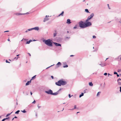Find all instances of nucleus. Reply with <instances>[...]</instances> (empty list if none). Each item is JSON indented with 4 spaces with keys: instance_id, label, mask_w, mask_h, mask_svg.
Returning <instances> with one entry per match:
<instances>
[{
    "instance_id": "40",
    "label": "nucleus",
    "mask_w": 121,
    "mask_h": 121,
    "mask_svg": "<svg viewBox=\"0 0 121 121\" xmlns=\"http://www.w3.org/2000/svg\"><path fill=\"white\" fill-rule=\"evenodd\" d=\"M77 28V26H75L73 28L74 29H76Z\"/></svg>"
},
{
    "instance_id": "9",
    "label": "nucleus",
    "mask_w": 121,
    "mask_h": 121,
    "mask_svg": "<svg viewBox=\"0 0 121 121\" xmlns=\"http://www.w3.org/2000/svg\"><path fill=\"white\" fill-rule=\"evenodd\" d=\"M32 28V30H39V27L38 26L36 27H35L33 28Z\"/></svg>"
},
{
    "instance_id": "61",
    "label": "nucleus",
    "mask_w": 121,
    "mask_h": 121,
    "mask_svg": "<svg viewBox=\"0 0 121 121\" xmlns=\"http://www.w3.org/2000/svg\"><path fill=\"white\" fill-rule=\"evenodd\" d=\"M74 56V55H71L70 56Z\"/></svg>"
},
{
    "instance_id": "51",
    "label": "nucleus",
    "mask_w": 121,
    "mask_h": 121,
    "mask_svg": "<svg viewBox=\"0 0 121 121\" xmlns=\"http://www.w3.org/2000/svg\"><path fill=\"white\" fill-rule=\"evenodd\" d=\"M117 77H118L119 76V75L118 74H117Z\"/></svg>"
},
{
    "instance_id": "38",
    "label": "nucleus",
    "mask_w": 121,
    "mask_h": 121,
    "mask_svg": "<svg viewBox=\"0 0 121 121\" xmlns=\"http://www.w3.org/2000/svg\"><path fill=\"white\" fill-rule=\"evenodd\" d=\"M6 63H10V62L8 61L7 60H6Z\"/></svg>"
},
{
    "instance_id": "11",
    "label": "nucleus",
    "mask_w": 121,
    "mask_h": 121,
    "mask_svg": "<svg viewBox=\"0 0 121 121\" xmlns=\"http://www.w3.org/2000/svg\"><path fill=\"white\" fill-rule=\"evenodd\" d=\"M99 65H101L102 67H104L106 65L105 63L103 64L102 62H101L100 63H99Z\"/></svg>"
},
{
    "instance_id": "62",
    "label": "nucleus",
    "mask_w": 121,
    "mask_h": 121,
    "mask_svg": "<svg viewBox=\"0 0 121 121\" xmlns=\"http://www.w3.org/2000/svg\"><path fill=\"white\" fill-rule=\"evenodd\" d=\"M8 41H10V40H9V39H8Z\"/></svg>"
},
{
    "instance_id": "26",
    "label": "nucleus",
    "mask_w": 121,
    "mask_h": 121,
    "mask_svg": "<svg viewBox=\"0 0 121 121\" xmlns=\"http://www.w3.org/2000/svg\"><path fill=\"white\" fill-rule=\"evenodd\" d=\"M13 112H11V113H9V114H7V115H6V117H8L9 116V115H10L11 114V113Z\"/></svg>"
},
{
    "instance_id": "30",
    "label": "nucleus",
    "mask_w": 121,
    "mask_h": 121,
    "mask_svg": "<svg viewBox=\"0 0 121 121\" xmlns=\"http://www.w3.org/2000/svg\"><path fill=\"white\" fill-rule=\"evenodd\" d=\"M101 93V92H98V93H97V96H98V95H99L100 93Z\"/></svg>"
},
{
    "instance_id": "54",
    "label": "nucleus",
    "mask_w": 121,
    "mask_h": 121,
    "mask_svg": "<svg viewBox=\"0 0 121 121\" xmlns=\"http://www.w3.org/2000/svg\"><path fill=\"white\" fill-rule=\"evenodd\" d=\"M108 76H109V75H110V74L109 73H108Z\"/></svg>"
},
{
    "instance_id": "19",
    "label": "nucleus",
    "mask_w": 121,
    "mask_h": 121,
    "mask_svg": "<svg viewBox=\"0 0 121 121\" xmlns=\"http://www.w3.org/2000/svg\"><path fill=\"white\" fill-rule=\"evenodd\" d=\"M89 85L90 86H93V84L92 82H90L89 83Z\"/></svg>"
},
{
    "instance_id": "17",
    "label": "nucleus",
    "mask_w": 121,
    "mask_h": 121,
    "mask_svg": "<svg viewBox=\"0 0 121 121\" xmlns=\"http://www.w3.org/2000/svg\"><path fill=\"white\" fill-rule=\"evenodd\" d=\"M32 30V28L30 29H28L27 30L25 31V32H26V33H27L28 32V31H31V30Z\"/></svg>"
},
{
    "instance_id": "56",
    "label": "nucleus",
    "mask_w": 121,
    "mask_h": 121,
    "mask_svg": "<svg viewBox=\"0 0 121 121\" xmlns=\"http://www.w3.org/2000/svg\"><path fill=\"white\" fill-rule=\"evenodd\" d=\"M29 41H30V43L31 42H32V40H29Z\"/></svg>"
},
{
    "instance_id": "25",
    "label": "nucleus",
    "mask_w": 121,
    "mask_h": 121,
    "mask_svg": "<svg viewBox=\"0 0 121 121\" xmlns=\"http://www.w3.org/2000/svg\"><path fill=\"white\" fill-rule=\"evenodd\" d=\"M20 111L19 110H17L15 112V114H18Z\"/></svg>"
},
{
    "instance_id": "13",
    "label": "nucleus",
    "mask_w": 121,
    "mask_h": 121,
    "mask_svg": "<svg viewBox=\"0 0 121 121\" xmlns=\"http://www.w3.org/2000/svg\"><path fill=\"white\" fill-rule=\"evenodd\" d=\"M94 16V14L93 13H91L90 16L88 17H89V18L91 19Z\"/></svg>"
},
{
    "instance_id": "6",
    "label": "nucleus",
    "mask_w": 121,
    "mask_h": 121,
    "mask_svg": "<svg viewBox=\"0 0 121 121\" xmlns=\"http://www.w3.org/2000/svg\"><path fill=\"white\" fill-rule=\"evenodd\" d=\"M45 92L48 94H49L52 95V94L53 92L52 90L50 89L48 91H45Z\"/></svg>"
},
{
    "instance_id": "34",
    "label": "nucleus",
    "mask_w": 121,
    "mask_h": 121,
    "mask_svg": "<svg viewBox=\"0 0 121 121\" xmlns=\"http://www.w3.org/2000/svg\"><path fill=\"white\" fill-rule=\"evenodd\" d=\"M54 65V64L53 65H51V66H49V67L47 68H46V69H47L50 68L51 67V66H53Z\"/></svg>"
},
{
    "instance_id": "16",
    "label": "nucleus",
    "mask_w": 121,
    "mask_h": 121,
    "mask_svg": "<svg viewBox=\"0 0 121 121\" xmlns=\"http://www.w3.org/2000/svg\"><path fill=\"white\" fill-rule=\"evenodd\" d=\"M31 82V80H30L29 81H28L26 83V86H27V85H28Z\"/></svg>"
},
{
    "instance_id": "35",
    "label": "nucleus",
    "mask_w": 121,
    "mask_h": 121,
    "mask_svg": "<svg viewBox=\"0 0 121 121\" xmlns=\"http://www.w3.org/2000/svg\"><path fill=\"white\" fill-rule=\"evenodd\" d=\"M73 96V95H72V96H71V95H70V94H69V98H71V96Z\"/></svg>"
},
{
    "instance_id": "2",
    "label": "nucleus",
    "mask_w": 121,
    "mask_h": 121,
    "mask_svg": "<svg viewBox=\"0 0 121 121\" xmlns=\"http://www.w3.org/2000/svg\"><path fill=\"white\" fill-rule=\"evenodd\" d=\"M45 44L50 47H52V40L49 39L43 41Z\"/></svg>"
},
{
    "instance_id": "63",
    "label": "nucleus",
    "mask_w": 121,
    "mask_h": 121,
    "mask_svg": "<svg viewBox=\"0 0 121 121\" xmlns=\"http://www.w3.org/2000/svg\"><path fill=\"white\" fill-rule=\"evenodd\" d=\"M36 41V40L35 39H34L33 40V41Z\"/></svg>"
},
{
    "instance_id": "27",
    "label": "nucleus",
    "mask_w": 121,
    "mask_h": 121,
    "mask_svg": "<svg viewBox=\"0 0 121 121\" xmlns=\"http://www.w3.org/2000/svg\"><path fill=\"white\" fill-rule=\"evenodd\" d=\"M57 33H54V35H53V36L54 37H55L56 36V35Z\"/></svg>"
},
{
    "instance_id": "45",
    "label": "nucleus",
    "mask_w": 121,
    "mask_h": 121,
    "mask_svg": "<svg viewBox=\"0 0 121 121\" xmlns=\"http://www.w3.org/2000/svg\"><path fill=\"white\" fill-rule=\"evenodd\" d=\"M120 91L121 93V86L120 87Z\"/></svg>"
},
{
    "instance_id": "20",
    "label": "nucleus",
    "mask_w": 121,
    "mask_h": 121,
    "mask_svg": "<svg viewBox=\"0 0 121 121\" xmlns=\"http://www.w3.org/2000/svg\"><path fill=\"white\" fill-rule=\"evenodd\" d=\"M83 95H84V93H82L80 95L79 97L80 98L82 96H83Z\"/></svg>"
},
{
    "instance_id": "57",
    "label": "nucleus",
    "mask_w": 121,
    "mask_h": 121,
    "mask_svg": "<svg viewBox=\"0 0 121 121\" xmlns=\"http://www.w3.org/2000/svg\"><path fill=\"white\" fill-rule=\"evenodd\" d=\"M28 54L30 56H31V55H30V53H28Z\"/></svg>"
},
{
    "instance_id": "39",
    "label": "nucleus",
    "mask_w": 121,
    "mask_h": 121,
    "mask_svg": "<svg viewBox=\"0 0 121 121\" xmlns=\"http://www.w3.org/2000/svg\"><path fill=\"white\" fill-rule=\"evenodd\" d=\"M107 73H105L104 74V75L106 76L107 75Z\"/></svg>"
},
{
    "instance_id": "47",
    "label": "nucleus",
    "mask_w": 121,
    "mask_h": 121,
    "mask_svg": "<svg viewBox=\"0 0 121 121\" xmlns=\"http://www.w3.org/2000/svg\"><path fill=\"white\" fill-rule=\"evenodd\" d=\"M9 30H7V31H4V32H9Z\"/></svg>"
},
{
    "instance_id": "31",
    "label": "nucleus",
    "mask_w": 121,
    "mask_h": 121,
    "mask_svg": "<svg viewBox=\"0 0 121 121\" xmlns=\"http://www.w3.org/2000/svg\"><path fill=\"white\" fill-rule=\"evenodd\" d=\"M18 58H19V57H16L14 58V59H16V60H17L18 59Z\"/></svg>"
},
{
    "instance_id": "33",
    "label": "nucleus",
    "mask_w": 121,
    "mask_h": 121,
    "mask_svg": "<svg viewBox=\"0 0 121 121\" xmlns=\"http://www.w3.org/2000/svg\"><path fill=\"white\" fill-rule=\"evenodd\" d=\"M117 72H121V69H119L117 70Z\"/></svg>"
},
{
    "instance_id": "59",
    "label": "nucleus",
    "mask_w": 121,
    "mask_h": 121,
    "mask_svg": "<svg viewBox=\"0 0 121 121\" xmlns=\"http://www.w3.org/2000/svg\"><path fill=\"white\" fill-rule=\"evenodd\" d=\"M107 5H108V7H109V9H110V8H109V4H107Z\"/></svg>"
},
{
    "instance_id": "15",
    "label": "nucleus",
    "mask_w": 121,
    "mask_h": 121,
    "mask_svg": "<svg viewBox=\"0 0 121 121\" xmlns=\"http://www.w3.org/2000/svg\"><path fill=\"white\" fill-rule=\"evenodd\" d=\"M66 64V63L65 62L64 63V65L63 66L64 68H66L68 67V65H65Z\"/></svg>"
},
{
    "instance_id": "36",
    "label": "nucleus",
    "mask_w": 121,
    "mask_h": 121,
    "mask_svg": "<svg viewBox=\"0 0 121 121\" xmlns=\"http://www.w3.org/2000/svg\"><path fill=\"white\" fill-rule=\"evenodd\" d=\"M90 18H89V17H88L87 19L89 21V20L91 19Z\"/></svg>"
},
{
    "instance_id": "46",
    "label": "nucleus",
    "mask_w": 121,
    "mask_h": 121,
    "mask_svg": "<svg viewBox=\"0 0 121 121\" xmlns=\"http://www.w3.org/2000/svg\"><path fill=\"white\" fill-rule=\"evenodd\" d=\"M23 40H26V39L23 38L21 41H23Z\"/></svg>"
},
{
    "instance_id": "5",
    "label": "nucleus",
    "mask_w": 121,
    "mask_h": 121,
    "mask_svg": "<svg viewBox=\"0 0 121 121\" xmlns=\"http://www.w3.org/2000/svg\"><path fill=\"white\" fill-rule=\"evenodd\" d=\"M62 89V88H60L59 90L58 91H57L56 92L54 93H52V95H56L60 93L59 91H60Z\"/></svg>"
},
{
    "instance_id": "32",
    "label": "nucleus",
    "mask_w": 121,
    "mask_h": 121,
    "mask_svg": "<svg viewBox=\"0 0 121 121\" xmlns=\"http://www.w3.org/2000/svg\"><path fill=\"white\" fill-rule=\"evenodd\" d=\"M30 43V41H27L26 43V44H29Z\"/></svg>"
},
{
    "instance_id": "8",
    "label": "nucleus",
    "mask_w": 121,
    "mask_h": 121,
    "mask_svg": "<svg viewBox=\"0 0 121 121\" xmlns=\"http://www.w3.org/2000/svg\"><path fill=\"white\" fill-rule=\"evenodd\" d=\"M55 45L57 46H60L61 47V45L60 44L57 43L56 42H53Z\"/></svg>"
},
{
    "instance_id": "64",
    "label": "nucleus",
    "mask_w": 121,
    "mask_h": 121,
    "mask_svg": "<svg viewBox=\"0 0 121 121\" xmlns=\"http://www.w3.org/2000/svg\"><path fill=\"white\" fill-rule=\"evenodd\" d=\"M108 58H107L106 59V60H105V61H106V60H107Z\"/></svg>"
},
{
    "instance_id": "41",
    "label": "nucleus",
    "mask_w": 121,
    "mask_h": 121,
    "mask_svg": "<svg viewBox=\"0 0 121 121\" xmlns=\"http://www.w3.org/2000/svg\"><path fill=\"white\" fill-rule=\"evenodd\" d=\"M35 101L34 100V101L32 103L34 104L35 103Z\"/></svg>"
},
{
    "instance_id": "10",
    "label": "nucleus",
    "mask_w": 121,
    "mask_h": 121,
    "mask_svg": "<svg viewBox=\"0 0 121 121\" xmlns=\"http://www.w3.org/2000/svg\"><path fill=\"white\" fill-rule=\"evenodd\" d=\"M14 14L17 16H19L21 15H25V14L21 13H14Z\"/></svg>"
},
{
    "instance_id": "23",
    "label": "nucleus",
    "mask_w": 121,
    "mask_h": 121,
    "mask_svg": "<svg viewBox=\"0 0 121 121\" xmlns=\"http://www.w3.org/2000/svg\"><path fill=\"white\" fill-rule=\"evenodd\" d=\"M85 11L87 13H90V12L88 10V9H85Z\"/></svg>"
},
{
    "instance_id": "24",
    "label": "nucleus",
    "mask_w": 121,
    "mask_h": 121,
    "mask_svg": "<svg viewBox=\"0 0 121 121\" xmlns=\"http://www.w3.org/2000/svg\"><path fill=\"white\" fill-rule=\"evenodd\" d=\"M76 108V105H75L74 106V107L72 109H69V110H73L74 109H75Z\"/></svg>"
},
{
    "instance_id": "49",
    "label": "nucleus",
    "mask_w": 121,
    "mask_h": 121,
    "mask_svg": "<svg viewBox=\"0 0 121 121\" xmlns=\"http://www.w3.org/2000/svg\"><path fill=\"white\" fill-rule=\"evenodd\" d=\"M9 118V117H7V118H5V120H6L8 119Z\"/></svg>"
},
{
    "instance_id": "7",
    "label": "nucleus",
    "mask_w": 121,
    "mask_h": 121,
    "mask_svg": "<svg viewBox=\"0 0 121 121\" xmlns=\"http://www.w3.org/2000/svg\"><path fill=\"white\" fill-rule=\"evenodd\" d=\"M49 16L46 15L45 18H44V20L43 21V22H45L46 21H47L49 20V18L48 17H49Z\"/></svg>"
},
{
    "instance_id": "44",
    "label": "nucleus",
    "mask_w": 121,
    "mask_h": 121,
    "mask_svg": "<svg viewBox=\"0 0 121 121\" xmlns=\"http://www.w3.org/2000/svg\"><path fill=\"white\" fill-rule=\"evenodd\" d=\"M120 80H121V78H119L117 80V81H119Z\"/></svg>"
},
{
    "instance_id": "12",
    "label": "nucleus",
    "mask_w": 121,
    "mask_h": 121,
    "mask_svg": "<svg viewBox=\"0 0 121 121\" xmlns=\"http://www.w3.org/2000/svg\"><path fill=\"white\" fill-rule=\"evenodd\" d=\"M61 65V63L60 62H58V63L56 64V66H57L56 68L58 67H59V65Z\"/></svg>"
},
{
    "instance_id": "43",
    "label": "nucleus",
    "mask_w": 121,
    "mask_h": 121,
    "mask_svg": "<svg viewBox=\"0 0 121 121\" xmlns=\"http://www.w3.org/2000/svg\"><path fill=\"white\" fill-rule=\"evenodd\" d=\"M88 21H89L87 19H86V22H89Z\"/></svg>"
},
{
    "instance_id": "48",
    "label": "nucleus",
    "mask_w": 121,
    "mask_h": 121,
    "mask_svg": "<svg viewBox=\"0 0 121 121\" xmlns=\"http://www.w3.org/2000/svg\"><path fill=\"white\" fill-rule=\"evenodd\" d=\"M51 78H52V79H53L54 78V77L52 76H51Z\"/></svg>"
},
{
    "instance_id": "29",
    "label": "nucleus",
    "mask_w": 121,
    "mask_h": 121,
    "mask_svg": "<svg viewBox=\"0 0 121 121\" xmlns=\"http://www.w3.org/2000/svg\"><path fill=\"white\" fill-rule=\"evenodd\" d=\"M21 111L24 113H25L26 112V111L24 109L23 111Z\"/></svg>"
},
{
    "instance_id": "22",
    "label": "nucleus",
    "mask_w": 121,
    "mask_h": 121,
    "mask_svg": "<svg viewBox=\"0 0 121 121\" xmlns=\"http://www.w3.org/2000/svg\"><path fill=\"white\" fill-rule=\"evenodd\" d=\"M36 75H35L34 76H33V77H32V78L30 80H31H31H32V79H35V78H36Z\"/></svg>"
},
{
    "instance_id": "21",
    "label": "nucleus",
    "mask_w": 121,
    "mask_h": 121,
    "mask_svg": "<svg viewBox=\"0 0 121 121\" xmlns=\"http://www.w3.org/2000/svg\"><path fill=\"white\" fill-rule=\"evenodd\" d=\"M87 89H85L83 91V93H85L86 92H87L86 91H87Z\"/></svg>"
},
{
    "instance_id": "18",
    "label": "nucleus",
    "mask_w": 121,
    "mask_h": 121,
    "mask_svg": "<svg viewBox=\"0 0 121 121\" xmlns=\"http://www.w3.org/2000/svg\"><path fill=\"white\" fill-rule=\"evenodd\" d=\"M64 12L63 11H62V13L60 14H59V15L58 16L59 17L61 15L62 16H63V15L64 14Z\"/></svg>"
},
{
    "instance_id": "42",
    "label": "nucleus",
    "mask_w": 121,
    "mask_h": 121,
    "mask_svg": "<svg viewBox=\"0 0 121 121\" xmlns=\"http://www.w3.org/2000/svg\"><path fill=\"white\" fill-rule=\"evenodd\" d=\"M96 38V37L95 35H93V38Z\"/></svg>"
},
{
    "instance_id": "52",
    "label": "nucleus",
    "mask_w": 121,
    "mask_h": 121,
    "mask_svg": "<svg viewBox=\"0 0 121 121\" xmlns=\"http://www.w3.org/2000/svg\"><path fill=\"white\" fill-rule=\"evenodd\" d=\"M38 108L39 109L41 107L40 106H39V105H38Z\"/></svg>"
},
{
    "instance_id": "60",
    "label": "nucleus",
    "mask_w": 121,
    "mask_h": 121,
    "mask_svg": "<svg viewBox=\"0 0 121 121\" xmlns=\"http://www.w3.org/2000/svg\"><path fill=\"white\" fill-rule=\"evenodd\" d=\"M20 55L19 54H18V55H17L16 56H18H18H19Z\"/></svg>"
},
{
    "instance_id": "55",
    "label": "nucleus",
    "mask_w": 121,
    "mask_h": 121,
    "mask_svg": "<svg viewBox=\"0 0 121 121\" xmlns=\"http://www.w3.org/2000/svg\"><path fill=\"white\" fill-rule=\"evenodd\" d=\"M14 118H17V117L16 116H15L14 117Z\"/></svg>"
},
{
    "instance_id": "58",
    "label": "nucleus",
    "mask_w": 121,
    "mask_h": 121,
    "mask_svg": "<svg viewBox=\"0 0 121 121\" xmlns=\"http://www.w3.org/2000/svg\"><path fill=\"white\" fill-rule=\"evenodd\" d=\"M32 93L31 92H30V94L31 95H32Z\"/></svg>"
},
{
    "instance_id": "1",
    "label": "nucleus",
    "mask_w": 121,
    "mask_h": 121,
    "mask_svg": "<svg viewBox=\"0 0 121 121\" xmlns=\"http://www.w3.org/2000/svg\"><path fill=\"white\" fill-rule=\"evenodd\" d=\"M67 84L66 82L63 81L62 79L59 80L58 82H55L56 84L58 86H60L61 85H64Z\"/></svg>"
},
{
    "instance_id": "37",
    "label": "nucleus",
    "mask_w": 121,
    "mask_h": 121,
    "mask_svg": "<svg viewBox=\"0 0 121 121\" xmlns=\"http://www.w3.org/2000/svg\"><path fill=\"white\" fill-rule=\"evenodd\" d=\"M114 74H117V73L116 72H115L114 73Z\"/></svg>"
},
{
    "instance_id": "3",
    "label": "nucleus",
    "mask_w": 121,
    "mask_h": 121,
    "mask_svg": "<svg viewBox=\"0 0 121 121\" xmlns=\"http://www.w3.org/2000/svg\"><path fill=\"white\" fill-rule=\"evenodd\" d=\"M79 26L82 28H85V23L81 21L79 23Z\"/></svg>"
},
{
    "instance_id": "14",
    "label": "nucleus",
    "mask_w": 121,
    "mask_h": 121,
    "mask_svg": "<svg viewBox=\"0 0 121 121\" xmlns=\"http://www.w3.org/2000/svg\"><path fill=\"white\" fill-rule=\"evenodd\" d=\"M66 23L68 24H70L71 23L70 20L69 19H67Z\"/></svg>"
},
{
    "instance_id": "53",
    "label": "nucleus",
    "mask_w": 121,
    "mask_h": 121,
    "mask_svg": "<svg viewBox=\"0 0 121 121\" xmlns=\"http://www.w3.org/2000/svg\"><path fill=\"white\" fill-rule=\"evenodd\" d=\"M24 14H29V13H28V12H27V13H25Z\"/></svg>"
},
{
    "instance_id": "50",
    "label": "nucleus",
    "mask_w": 121,
    "mask_h": 121,
    "mask_svg": "<svg viewBox=\"0 0 121 121\" xmlns=\"http://www.w3.org/2000/svg\"><path fill=\"white\" fill-rule=\"evenodd\" d=\"M5 118L3 119L2 120V121H4L5 120Z\"/></svg>"
},
{
    "instance_id": "4",
    "label": "nucleus",
    "mask_w": 121,
    "mask_h": 121,
    "mask_svg": "<svg viewBox=\"0 0 121 121\" xmlns=\"http://www.w3.org/2000/svg\"><path fill=\"white\" fill-rule=\"evenodd\" d=\"M85 28L89 26L92 25V24L90 22H85Z\"/></svg>"
},
{
    "instance_id": "28",
    "label": "nucleus",
    "mask_w": 121,
    "mask_h": 121,
    "mask_svg": "<svg viewBox=\"0 0 121 121\" xmlns=\"http://www.w3.org/2000/svg\"><path fill=\"white\" fill-rule=\"evenodd\" d=\"M118 84L119 85H121V82H119V81H117Z\"/></svg>"
}]
</instances>
